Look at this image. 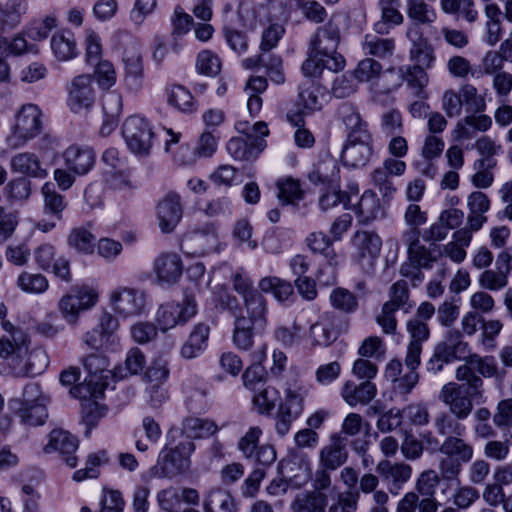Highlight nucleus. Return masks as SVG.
I'll return each mask as SVG.
<instances>
[{"instance_id": "14", "label": "nucleus", "mask_w": 512, "mask_h": 512, "mask_svg": "<svg viewBox=\"0 0 512 512\" xmlns=\"http://www.w3.org/2000/svg\"><path fill=\"white\" fill-rule=\"evenodd\" d=\"M218 236L212 224L187 232L181 240V249L192 256H203L214 250Z\"/></svg>"}, {"instance_id": "10", "label": "nucleus", "mask_w": 512, "mask_h": 512, "mask_svg": "<svg viewBox=\"0 0 512 512\" xmlns=\"http://www.w3.org/2000/svg\"><path fill=\"white\" fill-rule=\"evenodd\" d=\"M98 301L96 290L83 286L63 295L58 302V310L66 322L75 325L81 312L91 309Z\"/></svg>"}, {"instance_id": "18", "label": "nucleus", "mask_w": 512, "mask_h": 512, "mask_svg": "<svg viewBox=\"0 0 512 512\" xmlns=\"http://www.w3.org/2000/svg\"><path fill=\"white\" fill-rule=\"evenodd\" d=\"M183 215L180 196L167 194L157 205L158 224L163 233H171L179 224Z\"/></svg>"}, {"instance_id": "43", "label": "nucleus", "mask_w": 512, "mask_h": 512, "mask_svg": "<svg viewBox=\"0 0 512 512\" xmlns=\"http://www.w3.org/2000/svg\"><path fill=\"white\" fill-rule=\"evenodd\" d=\"M91 225L78 226L70 230L67 243L68 246L81 254H92L94 252L96 237L90 230Z\"/></svg>"}, {"instance_id": "24", "label": "nucleus", "mask_w": 512, "mask_h": 512, "mask_svg": "<svg viewBox=\"0 0 512 512\" xmlns=\"http://www.w3.org/2000/svg\"><path fill=\"white\" fill-rule=\"evenodd\" d=\"M406 326L411 338L407 346V362L414 366L421 363L422 343L429 338L430 330L428 324L419 319H410Z\"/></svg>"}, {"instance_id": "30", "label": "nucleus", "mask_w": 512, "mask_h": 512, "mask_svg": "<svg viewBox=\"0 0 512 512\" xmlns=\"http://www.w3.org/2000/svg\"><path fill=\"white\" fill-rule=\"evenodd\" d=\"M381 18L374 24V30L377 34H388L394 26H399L404 22V16L399 11V0H379Z\"/></svg>"}, {"instance_id": "29", "label": "nucleus", "mask_w": 512, "mask_h": 512, "mask_svg": "<svg viewBox=\"0 0 512 512\" xmlns=\"http://www.w3.org/2000/svg\"><path fill=\"white\" fill-rule=\"evenodd\" d=\"M353 245L357 250L358 261L368 260L372 264L380 253L382 241L374 232L358 231L353 237Z\"/></svg>"}, {"instance_id": "53", "label": "nucleus", "mask_w": 512, "mask_h": 512, "mask_svg": "<svg viewBox=\"0 0 512 512\" xmlns=\"http://www.w3.org/2000/svg\"><path fill=\"white\" fill-rule=\"evenodd\" d=\"M461 366H468L472 372L476 369L480 377L492 378L499 375V368L493 356L470 354Z\"/></svg>"}, {"instance_id": "38", "label": "nucleus", "mask_w": 512, "mask_h": 512, "mask_svg": "<svg viewBox=\"0 0 512 512\" xmlns=\"http://www.w3.org/2000/svg\"><path fill=\"white\" fill-rule=\"evenodd\" d=\"M440 8L444 14L468 23H474L479 15L474 0H440Z\"/></svg>"}, {"instance_id": "3", "label": "nucleus", "mask_w": 512, "mask_h": 512, "mask_svg": "<svg viewBox=\"0 0 512 512\" xmlns=\"http://www.w3.org/2000/svg\"><path fill=\"white\" fill-rule=\"evenodd\" d=\"M30 342L26 333H16L14 341L0 338V358L17 377L41 374L48 366L47 352L41 347L30 348Z\"/></svg>"}, {"instance_id": "45", "label": "nucleus", "mask_w": 512, "mask_h": 512, "mask_svg": "<svg viewBox=\"0 0 512 512\" xmlns=\"http://www.w3.org/2000/svg\"><path fill=\"white\" fill-rule=\"evenodd\" d=\"M308 179L316 185H337L339 179V168L336 161L334 159H326L318 163L308 174Z\"/></svg>"}, {"instance_id": "26", "label": "nucleus", "mask_w": 512, "mask_h": 512, "mask_svg": "<svg viewBox=\"0 0 512 512\" xmlns=\"http://www.w3.org/2000/svg\"><path fill=\"white\" fill-rule=\"evenodd\" d=\"M376 395L377 387L371 381H363L359 384L347 381L341 389V396L350 407L368 405Z\"/></svg>"}, {"instance_id": "1", "label": "nucleus", "mask_w": 512, "mask_h": 512, "mask_svg": "<svg viewBox=\"0 0 512 512\" xmlns=\"http://www.w3.org/2000/svg\"><path fill=\"white\" fill-rule=\"evenodd\" d=\"M457 382H448L439 391V400L448 407L458 420H466L473 412L474 402L484 396V382L468 366H458L455 371Z\"/></svg>"}, {"instance_id": "46", "label": "nucleus", "mask_w": 512, "mask_h": 512, "mask_svg": "<svg viewBox=\"0 0 512 512\" xmlns=\"http://www.w3.org/2000/svg\"><path fill=\"white\" fill-rule=\"evenodd\" d=\"M218 431V426L209 419L198 417H187L182 423V432L186 438L192 441L196 438H205L215 434Z\"/></svg>"}, {"instance_id": "35", "label": "nucleus", "mask_w": 512, "mask_h": 512, "mask_svg": "<svg viewBox=\"0 0 512 512\" xmlns=\"http://www.w3.org/2000/svg\"><path fill=\"white\" fill-rule=\"evenodd\" d=\"M308 394L307 387L298 379L287 382L285 387V400L279 405L280 408L287 410L292 415H298L303 411L304 399Z\"/></svg>"}, {"instance_id": "2", "label": "nucleus", "mask_w": 512, "mask_h": 512, "mask_svg": "<svg viewBox=\"0 0 512 512\" xmlns=\"http://www.w3.org/2000/svg\"><path fill=\"white\" fill-rule=\"evenodd\" d=\"M340 38V28L334 22L317 29L310 42L308 57L302 64L305 76L318 77L324 69L338 72L344 68L345 59L337 53Z\"/></svg>"}, {"instance_id": "27", "label": "nucleus", "mask_w": 512, "mask_h": 512, "mask_svg": "<svg viewBox=\"0 0 512 512\" xmlns=\"http://www.w3.org/2000/svg\"><path fill=\"white\" fill-rule=\"evenodd\" d=\"M491 126L492 119L490 116L474 113L458 121L453 133L457 140L465 141L474 138L477 132L487 131Z\"/></svg>"}, {"instance_id": "48", "label": "nucleus", "mask_w": 512, "mask_h": 512, "mask_svg": "<svg viewBox=\"0 0 512 512\" xmlns=\"http://www.w3.org/2000/svg\"><path fill=\"white\" fill-rule=\"evenodd\" d=\"M41 193L43 195L44 213L57 220H61L63 211L67 207V202L65 201L64 196L58 193L51 183H45L42 186Z\"/></svg>"}, {"instance_id": "33", "label": "nucleus", "mask_w": 512, "mask_h": 512, "mask_svg": "<svg viewBox=\"0 0 512 512\" xmlns=\"http://www.w3.org/2000/svg\"><path fill=\"white\" fill-rule=\"evenodd\" d=\"M435 349L444 355L450 362L464 360L468 357V344L463 341L462 334L456 329L448 330L443 341L439 342Z\"/></svg>"}, {"instance_id": "55", "label": "nucleus", "mask_w": 512, "mask_h": 512, "mask_svg": "<svg viewBox=\"0 0 512 512\" xmlns=\"http://www.w3.org/2000/svg\"><path fill=\"white\" fill-rule=\"evenodd\" d=\"M31 182L24 177H17L10 180L4 187L3 193L11 204L24 203L31 195Z\"/></svg>"}, {"instance_id": "7", "label": "nucleus", "mask_w": 512, "mask_h": 512, "mask_svg": "<svg viewBox=\"0 0 512 512\" xmlns=\"http://www.w3.org/2000/svg\"><path fill=\"white\" fill-rule=\"evenodd\" d=\"M194 450L195 445L189 439H183L173 448H163L157 463L150 468L149 475L155 478H172L184 473L190 467V455Z\"/></svg>"}, {"instance_id": "47", "label": "nucleus", "mask_w": 512, "mask_h": 512, "mask_svg": "<svg viewBox=\"0 0 512 512\" xmlns=\"http://www.w3.org/2000/svg\"><path fill=\"white\" fill-rule=\"evenodd\" d=\"M122 106V96L120 94L110 92L104 97L103 111L106 119L101 128L103 134L110 133L116 127L122 113Z\"/></svg>"}, {"instance_id": "58", "label": "nucleus", "mask_w": 512, "mask_h": 512, "mask_svg": "<svg viewBox=\"0 0 512 512\" xmlns=\"http://www.w3.org/2000/svg\"><path fill=\"white\" fill-rule=\"evenodd\" d=\"M95 399L87 394L81 403L82 422L88 428L86 433H89L106 414V408L97 403Z\"/></svg>"}, {"instance_id": "41", "label": "nucleus", "mask_w": 512, "mask_h": 512, "mask_svg": "<svg viewBox=\"0 0 512 512\" xmlns=\"http://www.w3.org/2000/svg\"><path fill=\"white\" fill-rule=\"evenodd\" d=\"M205 512H236V504L232 495L224 489H211L203 502Z\"/></svg>"}, {"instance_id": "12", "label": "nucleus", "mask_w": 512, "mask_h": 512, "mask_svg": "<svg viewBox=\"0 0 512 512\" xmlns=\"http://www.w3.org/2000/svg\"><path fill=\"white\" fill-rule=\"evenodd\" d=\"M67 104L71 111L78 113L90 109L96 98L93 78L90 74L74 77L67 86Z\"/></svg>"}, {"instance_id": "9", "label": "nucleus", "mask_w": 512, "mask_h": 512, "mask_svg": "<svg viewBox=\"0 0 512 512\" xmlns=\"http://www.w3.org/2000/svg\"><path fill=\"white\" fill-rule=\"evenodd\" d=\"M122 134L128 149L133 154L140 157L150 154L154 132L146 119L139 116L127 118L123 124Z\"/></svg>"}, {"instance_id": "25", "label": "nucleus", "mask_w": 512, "mask_h": 512, "mask_svg": "<svg viewBox=\"0 0 512 512\" xmlns=\"http://www.w3.org/2000/svg\"><path fill=\"white\" fill-rule=\"evenodd\" d=\"M65 165L78 175H84L95 164V153L87 146L71 145L63 153Z\"/></svg>"}, {"instance_id": "34", "label": "nucleus", "mask_w": 512, "mask_h": 512, "mask_svg": "<svg viewBox=\"0 0 512 512\" xmlns=\"http://www.w3.org/2000/svg\"><path fill=\"white\" fill-rule=\"evenodd\" d=\"M338 118L348 131V138L370 136L367 124L363 121L357 108L350 103H343L338 109Z\"/></svg>"}, {"instance_id": "23", "label": "nucleus", "mask_w": 512, "mask_h": 512, "mask_svg": "<svg viewBox=\"0 0 512 512\" xmlns=\"http://www.w3.org/2000/svg\"><path fill=\"white\" fill-rule=\"evenodd\" d=\"M157 280L161 284H175L183 272V263L176 253H163L159 255L153 266Z\"/></svg>"}, {"instance_id": "50", "label": "nucleus", "mask_w": 512, "mask_h": 512, "mask_svg": "<svg viewBox=\"0 0 512 512\" xmlns=\"http://www.w3.org/2000/svg\"><path fill=\"white\" fill-rule=\"evenodd\" d=\"M27 9V0H7L4 6L0 5L1 26L10 28L17 26Z\"/></svg>"}, {"instance_id": "37", "label": "nucleus", "mask_w": 512, "mask_h": 512, "mask_svg": "<svg viewBox=\"0 0 512 512\" xmlns=\"http://www.w3.org/2000/svg\"><path fill=\"white\" fill-rule=\"evenodd\" d=\"M327 503V495L323 492H301L291 503V509L293 512H325Z\"/></svg>"}, {"instance_id": "21", "label": "nucleus", "mask_w": 512, "mask_h": 512, "mask_svg": "<svg viewBox=\"0 0 512 512\" xmlns=\"http://www.w3.org/2000/svg\"><path fill=\"white\" fill-rule=\"evenodd\" d=\"M372 154L370 136L347 138L341 158L346 166L359 168L365 166Z\"/></svg>"}, {"instance_id": "51", "label": "nucleus", "mask_w": 512, "mask_h": 512, "mask_svg": "<svg viewBox=\"0 0 512 512\" xmlns=\"http://www.w3.org/2000/svg\"><path fill=\"white\" fill-rule=\"evenodd\" d=\"M398 74L410 87L416 89L417 96L424 97V88L429 82L425 69L415 65H403L398 68Z\"/></svg>"}, {"instance_id": "32", "label": "nucleus", "mask_w": 512, "mask_h": 512, "mask_svg": "<svg viewBox=\"0 0 512 512\" xmlns=\"http://www.w3.org/2000/svg\"><path fill=\"white\" fill-rule=\"evenodd\" d=\"M333 319V316L325 313L310 326L309 339L312 345L329 346L338 338L339 333L333 326Z\"/></svg>"}, {"instance_id": "16", "label": "nucleus", "mask_w": 512, "mask_h": 512, "mask_svg": "<svg viewBox=\"0 0 512 512\" xmlns=\"http://www.w3.org/2000/svg\"><path fill=\"white\" fill-rule=\"evenodd\" d=\"M78 449V440L75 436L62 429H54L49 434V441L44 447L45 453L57 452L59 457L69 467L77 465L75 453Z\"/></svg>"}, {"instance_id": "42", "label": "nucleus", "mask_w": 512, "mask_h": 512, "mask_svg": "<svg viewBox=\"0 0 512 512\" xmlns=\"http://www.w3.org/2000/svg\"><path fill=\"white\" fill-rule=\"evenodd\" d=\"M51 49L60 61L73 59L78 54L75 38L68 30L58 31L52 36Z\"/></svg>"}, {"instance_id": "31", "label": "nucleus", "mask_w": 512, "mask_h": 512, "mask_svg": "<svg viewBox=\"0 0 512 512\" xmlns=\"http://www.w3.org/2000/svg\"><path fill=\"white\" fill-rule=\"evenodd\" d=\"M10 167L13 172L33 178H44L47 176V170L42 167L39 157L31 152L15 154L10 160Z\"/></svg>"}, {"instance_id": "20", "label": "nucleus", "mask_w": 512, "mask_h": 512, "mask_svg": "<svg viewBox=\"0 0 512 512\" xmlns=\"http://www.w3.org/2000/svg\"><path fill=\"white\" fill-rule=\"evenodd\" d=\"M55 248L50 244L40 245L34 252L35 261L45 271H52L57 277L71 280L69 261L64 257L56 258Z\"/></svg>"}, {"instance_id": "61", "label": "nucleus", "mask_w": 512, "mask_h": 512, "mask_svg": "<svg viewBox=\"0 0 512 512\" xmlns=\"http://www.w3.org/2000/svg\"><path fill=\"white\" fill-rule=\"evenodd\" d=\"M17 286L25 293L41 294L48 289L47 278L40 273L22 272L17 279Z\"/></svg>"}, {"instance_id": "36", "label": "nucleus", "mask_w": 512, "mask_h": 512, "mask_svg": "<svg viewBox=\"0 0 512 512\" xmlns=\"http://www.w3.org/2000/svg\"><path fill=\"white\" fill-rule=\"evenodd\" d=\"M234 330L232 341L233 344L240 350L248 351L253 347L254 334L253 329L258 326L249 323L245 320V315L242 310L234 313Z\"/></svg>"}, {"instance_id": "6", "label": "nucleus", "mask_w": 512, "mask_h": 512, "mask_svg": "<svg viewBox=\"0 0 512 512\" xmlns=\"http://www.w3.org/2000/svg\"><path fill=\"white\" fill-rule=\"evenodd\" d=\"M84 369L88 373L85 382L72 389V393L80 398H85L87 394L94 398L103 395L107 387V379L111 375L110 361L103 353H91L83 359Z\"/></svg>"}, {"instance_id": "64", "label": "nucleus", "mask_w": 512, "mask_h": 512, "mask_svg": "<svg viewBox=\"0 0 512 512\" xmlns=\"http://www.w3.org/2000/svg\"><path fill=\"white\" fill-rule=\"evenodd\" d=\"M278 400V391L271 386H262L254 391L253 404L259 413H270Z\"/></svg>"}, {"instance_id": "56", "label": "nucleus", "mask_w": 512, "mask_h": 512, "mask_svg": "<svg viewBox=\"0 0 512 512\" xmlns=\"http://www.w3.org/2000/svg\"><path fill=\"white\" fill-rule=\"evenodd\" d=\"M331 306L342 313H354L358 309L357 296L343 287L334 288L329 296Z\"/></svg>"}, {"instance_id": "19", "label": "nucleus", "mask_w": 512, "mask_h": 512, "mask_svg": "<svg viewBox=\"0 0 512 512\" xmlns=\"http://www.w3.org/2000/svg\"><path fill=\"white\" fill-rule=\"evenodd\" d=\"M123 63L125 68L124 81L127 88L132 91L140 90L143 85L144 68L142 54L135 43L125 48Z\"/></svg>"}, {"instance_id": "28", "label": "nucleus", "mask_w": 512, "mask_h": 512, "mask_svg": "<svg viewBox=\"0 0 512 512\" xmlns=\"http://www.w3.org/2000/svg\"><path fill=\"white\" fill-rule=\"evenodd\" d=\"M216 148V138L210 132H203L194 151H191L188 146H180L178 148L176 161L183 165H191L195 163L196 156L210 157L216 151Z\"/></svg>"}, {"instance_id": "60", "label": "nucleus", "mask_w": 512, "mask_h": 512, "mask_svg": "<svg viewBox=\"0 0 512 512\" xmlns=\"http://www.w3.org/2000/svg\"><path fill=\"white\" fill-rule=\"evenodd\" d=\"M350 196L340 190L339 184L326 186V190L319 197V207L322 211H328L342 204L345 209H349Z\"/></svg>"}, {"instance_id": "13", "label": "nucleus", "mask_w": 512, "mask_h": 512, "mask_svg": "<svg viewBox=\"0 0 512 512\" xmlns=\"http://www.w3.org/2000/svg\"><path fill=\"white\" fill-rule=\"evenodd\" d=\"M226 302L222 300V304L226 307L232 309L233 305H236L237 300L235 297L230 296L229 294H225ZM243 300V307L239 308L237 306L232 310V315L237 313L238 310H242L245 315V320H249V323L252 325L258 326V328H262L266 325L267 322V300L262 295L260 291L252 292V295H249L247 298Z\"/></svg>"}, {"instance_id": "8", "label": "nucleus", "mask_w": 512, "mask_h": 512, "mask_svg": "<svg viewBox=\"0 0 512 512\" xmlns=\"http://www.w3.org/2000/svg\"><path fill=\"white\" fill-rule=\"evenodd\" d=\"M42 112L35 104H25L15 115L11 133L7 136V144L13 148H20L42 131Z\"/></svg>"}, {"instance_id": "4", "label": "nucleus", "mask_w": 512, "mask_h": 512, "mask_svg": "<svg viewBox=\"0 0 512 512\" xmlns=\"http://www.w3.org/2000/svg\"><path fill=\"white\" fill-rule=\"evenodd\" d=\"M439 477L433 470L424 472L416 483L417 492H407L398 501L396 512H437L440 503L434 497Z\"/></svg>"}, {"instance_id": "17", "label": "nucleus", "mask_w": 512, "mask_h": 512, "mask_svg": "<svg viewBox=\"0 0 512 512\" xmlns=\"http://www.w3.org/2000/svg\"><path fill=\"white\" fill-rule=\"evenodd\" d=\"M347 438L340 433H333L329 443L319 451V466L325 469L337 470L348 460Z\"/></svg>"}, {"instance_id": "62", "label": "nucleus", "mask_w": 512, "mask_h": 512, "mask_svg": "<svg viewBox=\"0 0 512 512\" xmlns=\"http://www.w3.org/2000/svg\"><path fill=\"white\" fill-rule=\"evenodd\" d=\"M168 102L182 112L196 110V102L193 95L181 85H173L168 93Z\"/></svg>"}, {"instance_id": "15", "label": "nucleus", "mask_w": 512, "mask_h": 512, "mask_svg": "<svg viewBox=\"0 0 512 512\" xmlns=\"http://www.w3.org/2000/svg\"><path fill=\"white\" fill-rule=\"evenodd\" d=\"M113 310L124 316H133L141 313L145 307V295L133 288H117L110 294Z\"/></svg>"}, {"instance_id": "39", "label": "nucleus", "mask_w": 512, "mask_h": 512, "mask_svg": "<svg viewBox=\"0 0 512 512\" xmlns=\"http://www.w3.org/2000/svg\"><path fill=\"white\" fill-rule=\"evenodd\" d=\"M210 328L205 323H198L194 326L187 341L181 348V355L186 359L197 357L205 348Z\"/></svg>"}, {"instance_id": "44", "label": "nucleus", "mask_w": 512, "mask_h": 512, "mask_svg": "<svg viewBox=\"0 0 512 512\" xmlns=\"http://www.w3.org/2000/svg\"><path fill=\"white\" fill-rule=\"evenodd\" d=\"M324 103V92L320 85L312 80L305 81L299 91V105L307 112L320 110Z\"/></svg>"}, {"instance_id": "5", "label": "nucleus", "mask_w": 512, "mask_h": 512, "mask_svg": "<svg viewBox=\"0 0 512 512\" xmlns=\"http://www.w3.org/2000/svg\"><path fill=\"white\" fill-rule=\"evenodd\" d=\"M443 455L439 459V472L445 480H454L462 470V465L469 463L474 454V447L461 436L445 437L440 448Z\"/></svg>"}, {"instance_id": "54", "label": "nucleus", "mask_w": 512, "mask_h": 512, "mask_svg": "<svg viewBox=\"0 0 512 512\" xmlns=\"http://www.w3.org/2000/svg\"><path fill=\"white\" fill-rule=\"evenodd\" d=\"M259 289L264 293H272L275 299L284 302L293 295L290 282L275 276H267L259 281Z\"/></svg>"}, {"instance_id": "59", "label": "nucleus", "mask_w": 512, "mask_h": 512, "mask_svg": "<svg viewBox=\"0 0 512 512\" xmlns=\"http://www.w3.org/2000/svg\"><path fill=\"white\" fill-rule=\"evenodd\" d=\"M450 412L442 411L434 419V426L440 436H462L466 427L460 423Z\"/></svg>"}, {"instance_id": "40", "label": "nucleus", "mask_w": 512, "mask_h": 512, "mask_svg": "<svg viewBox=\"0 0 512 512\" xmlns=\"http://www.w3.org/2000/svg\"><path fill=\"white\" fill-rule=\"evenodd\" d=\"M376 471L384 480L391 481L396 488L407 482L411 477V467L404 463H392L382 460L377 464Z\"/></svg>"}, {"instance_id": "52", "label": "nucleus", "mask_w": 512, "mask_h": 512, "mask_svg": "<svg viewBox=\"0 0 512 512\" xmlns=\"http://www.w3.org/2000/svg\"><path fill=\"white\" fill-rule=\"evenodd\" d=\"M362 47L366 54L385 58L392 55L395 49V41L393 38H381L378 35L367 34Z\"/></svg>"}, {"instance_id": "22", "label": "nucleus", "mask_w": 512, "mask_h": 512, "mask_svg": "<svg viewBox=\"0 0 512 512\" xmlns=\"http://www.w3.org/2000/svg\"><path fill=\"white\" fill-rule=\"evenodd\" d=\"M406 36L413 43L409 55L410 59L414 62L413 65L419 66L423 69H429L435 62V54L431 45L423 38L419 29L411 26L406 31Z\"/></svg>"}, {"instance_id": "57", "label": "nucleus", "mask_w": 512, "mask_h": 512, "mask_svg": "<svg viewBox=\"0 0 512 512\" xmlns=\"http://www.w3.org/2000/svg\"><path fill=\"white\" fill-rule=\"evenodd\" d=\"M276 186L278 189L277 197L284 205L294 204L304 196L300 182L291 177L278 180Z\"/></svg>"}, {"instance_id": "49", "label": "nucleus", "mask_w": 512, "mask_h": 512, "mask_svg": "<svg viewBox=\"0 0 512 512\" xmlns=\"http://www.w3.org/2000/svg\"><path fill=\"white\" fill-rule=\"evenodd\" d=\"M407 17L416 25H429L436 19L435 10L425 0H405Z\"/></svg>"}, {"instance_id": "63", "label": "nucleus", "mask_w": 512, "mask_h": 512, "mask_svg": "<svg viewBox=\"0 0 512 512\" xmlns=\"http://www.w3.org/2000/svg\"><path fill=\"white\" fill-rule=\"evenodd\" d=\"M17 415L20 418L21 423L29 426L42 425L48 417L45 403L19 407Z\"/></svg>"}, {"instance_id": "11", "label": "nucleus", "mask_w": 512, "mask_h": 512, "mask_svg": "<svg viewBox=\"0 0 512 512\" xmlns=\"http://www.w3.org/2000/svg\"><path fill=\"white\" fill-rule=\"evenodd\" d=\"M197 313V304L192 296H186L181 303L162 304L156 314L157 323L162 331L177 325H184Z\"/></svg>"}]
</instances>
